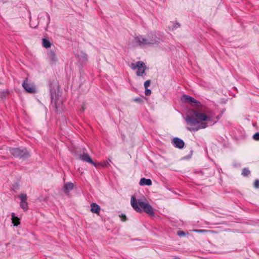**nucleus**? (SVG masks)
<instances>
[{
    "instance_id": "8",
    "label": "nucleus",
    "mask_w": 259,
    "mask_h": 259,
    "mask_svg": "<svg viewBox=\"0 0 259 259\" xmlns=\"http://www.w3.org/2000/svg\"><path fill=\"white\" fill-rule=\"evenodd\" d=\"M148 42H152V44H150L149 46L155 44H158L159 43V39L157 37L156 35L152 33H149L147 36Z\"/></svg>"
},
{
    "instance_id": "19",
    "label": "nucleus",
    "mask_w": 259,
    "mask_h": 259,
    "mask_svg": "<svg viewBox=\"0 0 259 259\" xmlns=\"http://www.w3.org/2000/svg\"><path fill=\"white\" fill-rule=\"evenodd\" d=\"M194 231L196 232H197V233H205L213 232V231H211V230H204V229H197V230H195Z\"/></svg>"
},
{
    "instance_id": "12",
    "label": "nucleus",
    "mask_w": 259,
    "mask_h": 259,
    "mask_svg": "<svg viewBox=\"0 0 259 259\" xmlns=\"http://www.w3.org/2000/svg\"><path fill=\"white\" fill-rule=\"evenodd\" d=\"M139 184L141 186H151L152 185V181L149 179L142 178L140 180Z\"/></svg>"
},
{
    "instance_id": "6",
    "label": "nucleus",
    "mask_w": 259,
    "mask_h": 259,
    "mask_svg": "<svg viewBox=\"0 0 259 259\" xmlns=\"http://www.w3.org/2000/svg\"><path fill=\"white\" fill-rule=\"evenodd\" d=\"M137 71L136 72V75L138 76H143L145 74V70L146 69V66L145 64L142 61L137 62Z\"/></svg>"
},
{
    "instance_id": "29",
    "label": "nucleus",
    "mask_w": 259,
    "mask_h": 259,
    "mask_svg": "<svg viewBox=\"0 0 259 259\" xmlns=\"http://www.w3.org/2000/svg\"><path fill=\"white\" fill-rule=\"evenodd\" d=\"M82 57L84 60H88V55L85 53H82Z\"/></svg>"
},
{
    "instance_id": "27",
    "label": "nucleus",
    "mask_w": 259,
    "mask_h": 259,
    "mask_svg": "<svg viewBox=\"0 0 259 259\" xmlns=\"http://www.w3.org/2000/svg\"><path fill=\"white\" fill-rule=\"evenodd\" d=\"M177 234L179 236H183L185 235V233L184 231H178Z\"/></svg>"
},
{
    "instance_id": "23",
    "label": "nucleus",
    "mask_w": 259,
    "mask_h": 259,
    "mask_svg": "<svg viewBox=\"0 0 259 259\" xmlns=\"http://www.w3.org/2000/svg\"><path fill=\"white\" fill-rule=\"evenodd\" d=\"M151 81L150 80H147L144 82V87L145 89H147V88L150 85Z\"/></svg>"
},
{
    "instance_id": "4",
    "label": "nucleus",
    "mask_w": 259,
    "mask_h": 259,
    "mask_svg": "<svg viewBox=\"0 0 259 259\" xmlns=\"http://www.w3.org/2000/svg\"><path fill=\"white\" fill-rule=\"evenodd\" d=\"M152 41L150 42H148V39L147 38H144L142 35H139L136 36L134 38L133 43L134 44L135 46H140L144 47L145 46H149L150 44H152Z\"/></svg>"
},
{
    "instance_id": "32",
    "label": "nucleus",
    "mask_w": 259,
    "mask_h": 259,
    "mask_svg": "<svg viewBox=\"0 0 259 259\" xmlns=\"http://www.w3.org/2000/svg\"><path fill=\"white\" fill-rule=\"evenodd\" d=\"M180 26V24L179 23H177L176 25L174 26V28H178Z\"/></svg>"
},
{
    "instance_id": "11",
    "label": "nucleus",
    "mask_w": 259,
    "mask_h": 259,
    "mask_svg": "<svg viewBox=\"0 0 259 259\" xmlns=\"http://www.w3.org/2000/svg\"><path fill=\"white\" fill-rule=\"evenodd\" d=\"M48 56L51 63L53 64L57 60L56 52L53 50H50L48 52Z\"/></svg>"
},
{
    "instance_id": "7",
    "label": "nucleus",
    "mask_w": 259,
    "mask_h": 259,
    "mask_svg": "<svg viewBox=\"0 0 259 259\" xmlns=\"http://www.w3.org/2000/svg\"><path fill=\"white\" fill-rule=\"evenodd\" d=\"M79 159L83 161L91 163L96 167H97L96 163L93 161L92 159L87 153H83V154H80L79 155Z\"/></svg>"
},
{
    "instance_id": "17",
    "label": "nucleus",
    "mask_w": 259,
    "mask_h": 259,
    "mask_svg": "<svg viewBox=\"0 0 259 259\" xmlns=\"http://www.w3.org/2000/svg\"><path fill=\"white\" fill-rule=\"evenodd\" d=\"M20 206L24 210H27L28 208V203L26 201L21 202Z\"/></svg>"
},
{
    "instance_id": "15",
    "label": "nucleus",
    "mask_w": 259,
    "mask_h": 259,
    "mask_svg": "<svg viewBox=\"0 0 259 259\" xmlns=\"http://www.w3.org/2000/svg\"><path fill=\"white\" fill-rule=\"evenodd\" d=\"M19 220L20 219L17 217L15 216L14 212L12 213V221L15 226H17L20 224Z\"/></svg>"
},
{
    "instance_id": "2",
    "label": "nucleus",
    "mask_w": 259,
    "mask_h": 259,
    "mask_svg": "<svg viewBox=\"0 0 259 259\" xmlns=\"http://www.w3.org/2000/svg\"><path fill=\"white\" fill-rule=\"evenodd\" d=\"M131 203L132 207L137 212H141L143 210L146 213L154 215L153 208L148 203L137 200L133 196L131 197Z\"/></svg>"
},
{
    "instance_id": "26",
    "label": "nucleus",
    "mask_w": 259,
    "mask_h": 259,
    "mask_svg": "<svg viewBox=\"0 0 259 259\" xmlns=\"http://www.w3.org/2000/svg\"><path fill=\"white\" fill-rule=\"evenodd\" d=\"M151 93V91L150 90L146 89L145 94L146 96H149Z\"/></svg>"
},
{
    "instance_id": "25",
    "label": "nucleus",
    "mask_w": 259,
    "mask_h": 259,
    "mask_svg": "<svg viewBox=\"0 0 259 259\" xmlns=\"http://www.w3.org/2000/svg\"><path fill=\"white\" fill-rule=\"evenodd\" d=\"M137 62H136V64L132 63L131 65V68L133 70H135V69H137V68H138V67H137Z\"/></svg>"
},
{
    "instance_id": "5",
    "label": "nucleus",
    "mask_w": 259,
    "mask_h": 259,
    "mask_svg": "<svg viewBox=\"0 0 259 259\" xmlns=\"http://www.w3.org/2000/svg\"><path fill=\"white\" fill-rule=\"evenodd\" d=\"M24 89L28 93L34 94L36 92L35 85L32 83H28V79L26 78L22 83Z\"/></svg>"
},
{
    "instance_id": "10",
    "label": "nucleus",
    "mask_w": 259,
    "mask_h": 259,
    "mask_svg": "<svg viewBox=\"0 0 259 259\" xmlns=\"http://www.w3.org/2000/svg\"><path fill=\"white\" fill-rule=\"evenodd\" d=\"M174 146L179 149H182L184 147L185 143L181 139L179 138H175L172 140Z\"/></svg>"
},
{
    "instance_id": "1",
    "label": "nucleus",
    "mask_w": 259,
    "mask_h": 259,
    "mask_svg": "<svg viewBox=\"0 0 259 259\" xmlns=\"http://www.w3.org/2000/svg\"><path fill=\"white\" fill-rule=\"evenodd\" d=\"M182 100L184 102L192 104L194 109L192 111V115L187 116L186 121L190 126L187 127L189 131H197L205 128L207 124L205 121H212L214 114L206 107L202 106L200 102L194 98L187 95H184Z\"/></svg>"
},
{
    "instance_id": "13",
    "label": "nucleus",
    "mask_w": 259,
    "mask_h": 259,
    "mask_svg": "<svg viewBox=\"0 0 259 259\" xmlns=\"http://www.w3.org/2000/svg\"><path fill=\"white\" fill-rule=\"evenodd\" d=\"M91 211L93 213L99 214L100 210V207L96 203H93L91 205Z\"/></svg>"
},
{
    "instance_id": "33",
    "label": "nucleus",
    "mask_w": 259,
    "mask_h": 259,
    "mask_svg": "<svg viewBox=\"0 0 259 259\" xmlns=\"http://www.w3.org/2000/svg\"><path fill=\"white\" fill-rule=\"evenodd\" d=\"M174 259H181V258L178 256H176Z\"/></svg>"
},
{
    "instance_id": "28",
    "label": "nucleus",
    "mask_w": 259,
    "mask_h": 259,
    "mask_svg": "<svg viewBox=\"0 0 259 259\" xmlns=\"http://www.w3.org/2000/svg\"><path fill=\"white\" fill-rule=\"evenodd\" d=\"M120 218H121V220L122 221H125L126 220V217L125 215L124 214H121L120 215Z\"/></svg>"
},
{
    "instance_id": "31",
    "label": "nucleus",
    "mask_w": 259,
    "mask_h": 259,
    "mask_svg": "<svg viewBox=\"0 0 259 259\" xmlns=\"http://www.w3.org/2000/svg\"><path fill=\"white\" fill-rule=\"evenodd\" d=\"M85 109V105L83 104L82 107H81V111L82 112H83L84 111Z\"/></svg>"
},
{
    "instance_id": "18",
    "label": "nucleus",
    "mask_w": 259,
    "mask_h": 259,
    "mask_svg": "<svg viewBox=\"0 0 259 259\" xmlns=\"http://www.w3.org/2000/svg\"><path fill=\"white\" fill-rule=\"evenodd\" d=\"M250 171L248 168H244L242 170V175L244 177H247L249 175Z\"/></svg>"
},
{
    "instance_id": "9",
    "label": "nucleus",
    "mask_w": 259,
    "mask_h": 259,
    "mask_svg": "<svg viewBox=\"0 0 259 259\" xmlns=\"http://www.w3.org/2000/svg\"><path fill=\"white\" fill-rule=\"evenodd\" d=\"M51 99H52V103L54 104V106L55 108L56 109V111H59V108L61 107V106L62 105V104L61 102H59L58 105L57 104L58 102V97L55 94H51Z\"/></svg>"
},
{
    "instance_id": "3",
    "label": "nucleus",
    "mask_w": 259,
    "mask_h": 259,
    "mask_svg": "<svg viewBox=\"0 0 259 259\" xmlns=\"http://www.w3.org/2000/svg\"><path fill=\"white\" fill-rule=\"evenodd\" d=\"M10 152L14 157L21 159L27 158L29 156V153L26 149L11 148Z\"/></svg>"
},
{
    "instance_id": "24",
    "label": "nucleus",
    "mask_w": 259,
    "mask_h": 259,
    "mask_svg": "<svg viewBox=\"0 0 259 259\" xmlns=\"http://www.w3.org/2000/svg\"><path fill=\"white\" fill-rule=\"evenodd\" d=\"M253 138L256 141H259V133H256L253 136Z\"/></svg>"
},
{
    "instance_id": "30",
    "label": "nucleus",
    "mask_w": 259,
    "mask_h": 259,
    "mask_svg": "<svg viewBox=\"0 0 259 259\" xmlns=\"http://www.w3.org/2000/svg\"><path fill=\"white\" fill-rule=\"evenodd\" d=\"M134 101L136 102H142V100L140 98H135Z\"/></svg>"
},
{
    "instance_id": "20",
    "label": "nucleus",
    "mask_w": 259,
    "mask_h": 259,
    "mask_svg": "<svg viewBox=\"0 0 259 259\" xmlns=\"http://www.w3.org/2000/svg\"><path fill=\"white\" fill-rule=\"evenodd\" d=\"M19 197L20 198V199L21 200V202L25 201L27 200V195L25 194H21L19 196Z\"/></svg>"
},
{
    "instance_id": "21",
    "label": "nucleus",
    "mask_w": 259,
    "mask_h": 259,
    "mask_svg": "<svg viewBox=\"0 0 259 259\" xmlns=\"http://www.w3.org/2000/svg\"><path fill=\"white\" fill-rule=\"evenodd\" d=\"M96 164H97V166L98 165H100L102 166L105 167H107L110 165L109 163L108 162H104L103 163H96Z\"/></svg>"
},
{
    "instance_id": "16",
    "label": "nucleus",
    "mask_w": 259,
    "mask_h": 259,
    "mask_svg": "<svg viewBox=\"0 0 259 259\" xmlns=\"http://www.w3.org/2000/svg\"><path fill=\"white\" fill-rule=\"evenodd\" d=\"M42 45L46 48H50L51 46V43L47 39H42Z\"/></svg>"
},
{
    "instance_id": "22",
    "label": "nucleus",
    "mask_w": 259,
    "mask_h": 259,
    "mask_svg": "<svg viewBox=\"0 0 259 259\" xmlns=\"http://www.w3.org/2000/svg\"><path fill=\"white\" fill-rule=\"evenodd\" d=\"M253 186L256 189L259 188V180H255L254 184H253Z\"/></svg>"
},
{
    "instance_id": "14",
    "label": "nucleus",
    "mask_w": 259,
    "mask_h": 259,
    "mask_svg": "<svg viewBox=\"0 0 259 259\" xmlns=\"http://www.w3.org/2000/svg\"><path fill=\"white\" fill-rule=\"evenodd\" d=\"M73 188V184L72 183H68L64 186V191L65 193H68Z\"/></svg>"
}]
</instances>
